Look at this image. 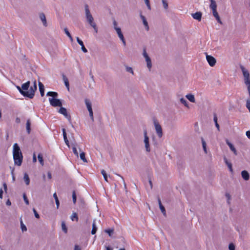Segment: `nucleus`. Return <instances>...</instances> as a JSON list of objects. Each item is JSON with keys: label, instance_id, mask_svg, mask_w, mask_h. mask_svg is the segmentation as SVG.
Here are the masks:
<instances>
[{"label": "nucleus", "instance_id": "obj_1", "mask_svg": "<svg viewBox=\"0 0 250 250\" xmlns=\"http://www.w3.org/2000/svg\"><path fill=\"white\" fill-rule=\"evenodd\" d=\"M13 156L15 165L18 166H21L23 156L20 147L17 143L13 145Z\"/></svg>", "mask_w": 250, "mask_h": 250}, {"label": "nucleus", "instance_id": "obj_2", "mask_svg": "<svg viewBox=\"0 0 250 250\" xmlns=\"http://www.w3.org/2000/svg\"><path fill=\"white\" fill-rule=\"evenodd\" d=\"M84 10L87 22L93 28L95 31L97 33L98 31L97 25L94 21V18L90 12L88 5L87 4H85L84 5Z\"/></svg>", "mask_w": 250, "mask_h": 250}, {"label": "nucleus", "instance_id": "obj_3", "mask_svg": "<svg viewBox=\"0 0 250 250\" xmlns=\"http://www.w3.org/2000/svg\"><path fill=\"white\" fill-rule=\"evenodd\" d=\"M30 84V82L28 81L26 83H23L21 86H16L17 88L19 90V92L25 97H28L29 98V93L27 90L29 88Z\"/></svg>", "mask_w": 250, "mask_h": 250}, {"label": "nucleus", "instance_id": "obj_4", "mask_svg": "<svg viewBox=\"0 0 250 250\" xmlns=\"http://www.w3.org/2000/svg\"><path fill=\"white\" fill-rule=\"evenodd\" d=\"M241 70L243 72V74L244 77V82L247 86L248 91L250 97V74L248 70H247L243 66H241Z\"/></svg>", "mask_w": 250, "mask_h": 250}, {"label": "nucleus", "instance_id": "obj_5", "mask_svg": "<svg viewBox=\"0 0 250 250\" xmlns=\"http://www.w3.org/2000/svg\"><path fill=\"white\" fill-rule=\"evenodd\" d=\"M144 142L145 144V146L146 148V150L147 152H149L150 151V145H149V138L147 136V130L146 128L144 129Z\"/></svg>", "mask_w": 250, "mask_h": 250}, {"label": "nucleus", "instance_id": "obj_6", "mask_svg": "<svg viewBox=\"0 0 250 250\" xmlns=\"http://www.w3.org/2000/svg\"><path fill=\"white\" fill-rule=\"evenodd\" d=\"M153 123L158 136L159 138L162 137L163 136V131L161 125L156 119L153 120Z\"/></svg>", "mask_w": 250, "mask_h": 250}, {"label": "nucleus", "instance_id": "obj_7", "mask_svg": "<svg viewBox=\"0 0 250 250\" xmlns=\"http://www.w3.org/2000/svg\"><path fill=\"white\" fill-rule=\"evenodd\" d=\"M50 104L54 106H62V104L60 100L56 98H49Z\"/></svg>", "mask_w": 250, "mask_h": 250}, {"label": "nucleus", "instance_id": "obj_8", "mask_svg": "<svg viewBox=\"0 0 250 250\" xmlns=\"http://www.w3.org/2000/svg\"><path fill=\"white\" fill-rule=\"evenodd\" d=\"M37 84H36V81H35L33 83V85L30 86V87L28 90V92H29V93L30 95V96H29L30 99H32L34 97V96L35 95V93L36 91L37 90Z\"/></svg>", "mask_w": 250, "mask_h": 250}, {"label": "nucleus", "instance_id": "obj_9", "mask_svg": "<svg viewBox=\"0 0 250 250\" xmlns=\"http://www.w3.org/2000/svg\"><path fill=\"white\" fill-rule=\"evenodd\" d=\"M206 59H207L208 64H209V65L212 67L214 66L216 63V59L212 56L208 55L207 54V53H206Z\"/></svg>", "mask_w": 250, "mask_h": 250}, {"label": "nucleus", "instance_id": "obj_10", "mask_svg": "<svg viewBox=\"0 0 250 250\" xmlns=\"http://www.w3.org/2000/svg\"><path fill=\"white\" fill-rule=\"evenodd\" d=\"M59 112L60 114H62L64 116V117L67 118L69 121H71V116L70 115L68 114L67 110L65 108L61 106L59 110Z\"/></svg>", "mask_w": 250, "mask_h": 250}, {"label": "nucleus", "instance_id": "obj_11", "mask_svg": "<svg viewBox=\"0 0 250 250\" xmlns=\"http://www.w3.org/2000/svg\"><path fill=\"white\" fill-rule=\"evenodd\" d=\"M39 17L43 24V25L46 27L47 26V23L45 14L43 13H40L39 14Z\"/></svg>", "mask_w": 250, "mask_h": 250}, {"label": "nucleus", "instance_id": "obj_12", "mask_svg": "<svg viewBox=\"0 0 250 250\" xmlns=\"http://www.w3.org/2000/svg\"><path fill=\"white\" fill-rule=\"evenodd\" d=\"M140 16L143 21V24H144V26H145L146 30L147 31H148L149 30V26L148 24V22H147L145 17L142 14V12H140Z\"/></svg>", "mask_w": 250, "mask_h": 250}, {"label": "nucleus", "instance_id": "obj_13", "mask_svg": "<svg viewBox=\"0 0 250 250\" xmlns=\"http://www.w3.org/2000/svg\"><path fill=\"white\" fill-rule=\"evenodd\" d=\"M77 41L78 43L81 46V49L84 53L87 52V50L86 48L84 47V45L83 44V43L82 40L80 39L79 37L76 38Z\"/></svg>", "mask_w": 250, "mask_h": 250}, {"label": "nucleus", "instance_id": "obj_14", "mask_svg": "<svg viewBox=\"0 0 250 250\" xmlns=\"http://www.w3.org/2000/svg\"><path fill=\"white\" fill-rule=\"evenodd\" d=\"M192 17L194 19L200 21L202 18V13L201 12H197L195 13L192 14Z\"/></svg>", "mask_w": 250, "mask_h": 250}, {"label": "nucleus", "instance_id": "obj_15", "mask_svg": "<svg viewBox=\"0 0 250 250\" xmlns=\"http://www.w3.org/2000/svg\"><path fill=\"white\" fill-rule=\"evenodd\" d=\"M212 10V14H213V16L215 18L216 20L217 21L220 23V24H222V22L221 21V19L220 18V17L218 14V12L217 11V9H213V10Z\"/></svg>", "mask_w": 250, "mask_h": 250}, {"label": "nucleus", "instance_id": "obj_16", "mask_svg": "<svg viewBox=\"0 0 250 250\" xmlns=\"http://www.w3.org/2000/svg\"><path fill=\"white\" fill-rule=\"evenodd\" d=\"M241 175L244 180L247 181L250 178V175L247 170H243L241 172Z\"/></svg>", "mask_w": 250, "mask_h": 250}, {"label": "nucleus", "instance_id": "obj_17", "mask_svg": "<svg viewBox=\"0 0 250 250\" xmlns=\"http://www.w3.org/2000/svg\"><path fill=\"white\" fill-rule=\"evenodd\" d=\"M62 133H63V139H64L65 143L66 144V145L68 147H70L69 143V141L67 138L65 129L64 128H62Z\"/></svg>", "mask_w": 250, "mask_h": 250}, {"label": "nucleus", "instance_id": "obj_18", "mask_svg": "<svg viewBox=\"0 0 250 250\" xmlns=\"http://www.w3.org/2000/svg\"><path fill=\"white\" fill-rule=\"evenodd\" d=\"M226 143L229 146L231 150L233 152L235 155H236L237 154V151L235 148L234 146H233V145L231 143H230L228 140H226Z\"/></svg>", "mask_w": 250, "mask_h": 250}, {"label": "nucleus", "instance_id": "obj_19", "mask_svg": "<svg viewBox=\"0 0 250 250\" xmlns=\"http://www.w3.org/2000/svg\"><path fill=\"white\" fill-rule=\"evenodd\" d=\"M39 90L42 97L44 95V87L43 84L40 82H39Z\"/></svg>", "mask_w": 250, "mask_h": 250}, {"label": "nucleus", "instance_id": "obj_20", "mask_svg": "<svg viewBox=\"0 0 250 250\" xmlns=\"http://www.w3.org/2000/svg\"><path fill=\"white\" fill-rule=\"evenodd\" d=\"M84 102H85V104H86V106L88 111H92V104H91V103L90 101H89V100H88L87 99H85L84 100Z\"/></svg>", "mask_w": 250, "mask_h": 250}, {"label": "nucleus", "instance_id": "obj_21", "mask_svg": "<svg viewBox=\"0 0 250 250\" xmlns=\"http://www.w3.org/2000/svg\"><path fill=\"white\" fill-rule=\"evenodd\" d=\"M224 160L225 161V164L227 165L228 168L229 169V171L232 173L233 172V169H232V164L230 162H229L226 157L224 158Z\"/></svg>", "mask_w": 250, "mask_h": 250}, {"label": "nucleus", "instance_id": "obj_22", "mask_svg": "<svg viewBox=\"0 0 250 250\" xmlns=\"http://www.w3.org/2000/svg\"><path fill=\"white\" fill-rule=\"evenodd\" d=\"M186 97L190 102L192 103H195V99L194 98V96L192 94H187L186 96Z\"/></svg>", "mask_w": 250, "mask_h": 250}, {"label": "nucleus", "instance_id": "obj_23", "mask_svg": "<svg viewBox=\"0 0 250 250\" xmlns=\"http://www.w3.org/2000/svg\"><path fill=\"white\" fill-rule=\"evenodd\" d=\"M62 79L64 81L65 85L67 87L68 90H69V81L67 77L64 75H62Z\"/></svg>", "mask_w": 250, "mask_h": 250}, {"label": "nucleus", "instance_id": "obj_24", "mask_svg": "<svg viewBox=\"0 0 250 250\" xmlns=\"http://www.w3.org/2000/svg\"><path fill=\"white\" fill-rule=\"evenodd\" d=\"M24 181L26 185H29L30 183V179L27 173H25L23 176Z\"/></svg>", "mask_w": 250, "mask_h": 250}, {"label": "nucleus", "instance_id": "obj_25", "mask_svg": "<svg viewBox=\"0 0 250 250\" xmlns=\"http://www.w3.org/2000/svg\"><path fill=\"white\" fill-rule=\"evenodd\" d=\"M97 227L96 225L95 220H94L92 223V230H91V234H95L97 231Z\"/></svg>", "mask_w": 250, "mask_h": 250}, {"label": "nucleus", "instance_id": "obj_26", "mask_svg": "<svg viewBox=\"0 0 250 250\" xmlns=\"http://www.w3.org/2000/svg\"><path fill=\"white\" fill-rule=\"evenodd\" d=\"M116 31L118 35L119 38L121 39L124 38V35L122 32L121 29L120 28H116Z\"/></svg>", "mask_w": 250, "mask_h": 250}, {"label": "nucleus", "instance_id": "obj_27", "mask_svg": "<svg viewBox=\"0 0 250 250\" xmlns=\"http://www.w3.org/2000/svg\"><path fill=\"white\" fill-rule=\"evenodd\" d=\"M213 121L215 123V126L217 127L218 130L219 131L220 127H219V124H218V122H217V115L216 114H214V115H213Z\"/></svg>", "mask_w": 250, "mask_h": 250}, {"label": "nucleus", "instance_id": "obj_28", "mask_svg": "<svg viewBox=\"0 0 250 250\" xmlns=\"http://www.w3.org/2000/svg\"><path fill=\"white\" fill-rule=\"evenodd\" d=\"M46 95L47 96H51V97H52L53 98H56V97H57L58 96V94L56 92L49 91V92H48L46 93Z\"/></svg>", "mask_w": 250, "mask_h": 250}, {"label": "nucleus", "instance_id": "obj_29", "mask_svg": "<svg viewBox=\"0 0 250 250\" xmlns=\"http://www.w3.org/2000/svg\"><path fill=\"white\" fill-rule=\"evenodd\" d=\"M53 197L54 198L55 200L57 208H59V206H60V202H59V200L58 199V198L57 197V194L56 192L53 194Z\"/></svg>", "mask_w": 250, "mask_h": 250}, {"label": "nucleus", "instance_id": "obj_30", "mask_svg": "<svg viewBox=\"0 0 250 250\" xmlns=\"http://www.w3.org/2000/svg\"><path fill=\"white\" fill-rule=\"evenodd\" d=\"M114 229H107L104 230V232L107 233L110 237H112L114 234Z\"/></svg>", "mask_w": 250, "mask_h": 250}, {"label": "nucleus", "instance_id": "obj_31", "mask_svg": "<svg viewBox=\"0 0 250 250\" xmlns=\"http://www.w3.org/2000/svg\"><path fill=\"white\" fill-rule=\"evenodd\" d=\"M64 31L65 33L66 34V35L68 37V38L70 40L71 42H72L73 41V38H72V36L71 35L70 33L68 31V29L67 28H65L64 29Z\"/></svg>", "mask_w": 250, "mask_h": 250}, {"label": "nucleus", "instance_id": "obj_32", "mask_svg": "<svg viewBox=\"0 0 250 250\" xmlns=\"http://www.w3.org/2000/svg\"><path fill=\"white\" fill-rule=\"evenodd\" d=\"M201 140H202V146H203L204 151L205 153L206 154H207V150L206 143L205 141L204 140V139H203V138H201Z\"/></svg>", "mask_w": 250, "mask_h": 250}, {"label": "nucleus", "instance_id": "obj_33", "mask_svg": "<svg viewBox=\"0 0 250 250\" xmlns=\"http://www.w3.org/2000/svg\"><path fill=\"white\" fill-rule=\"evenodd\" d=\"M30 125H31V123H30V120H28L27 121L26 124V128L27 132L28 134H29L30 133V130H31Z\"/></svg>", "mask_w": 250, "mask_h": 250}, {"label": "nucleus", "instance_id": "obj_34", "mask_svg": "<svg viewBox=\"0 0 250 250\" xmlns=\"http://www.w3.org/2000/svg\"><path fill=\"white\" fill-rule=\"evenodd\" d=\"M38 160H39L40 163L41 164V165L42 166H43V165H44L43 159V157H42V154L40 153L38 154Z\"/></svg>", "mask_w": 250, "mask_h": 250}, {"label": "nucleus", "instance_id": "obj_35", "mask_svg": "<svg viewBox=\"0 0 250 250\" xmlns=\"http://www.w3.org/2000/svg\"><path fill=\"white\" fill-rule=\"evenodd\" d=\"M71 219L72 221L76 220L77 222H78V220H79V218H78V216L77 213L75 212L73 213L71 216Z\"/></svg>", "mask_w": 250, "mask_h": 250}, {"label": "nucleus", "instance_id": "obj_36", "mask_svg": "<svg viewBox=\"0 0 250 250\" xmlns=\"http://www.w3.org/2000/svg\"><path fill=\"white\" fill-rule=\"evenodd\" d=\"M20 224H21V229L22 231L24 232V231H26L27 230L26 227L25 226V225H24L21 219Z\"/></svg>", "mask_w": 250, "mask_h": 250}, {"label": "nucleus", "instance_id": "obj_37", "mask_svg": "<svg viewBox=\"0 0 250 250\" xmlns=\"http://www.w3.org/2000/svg\"><path fill=\"white\" fill-rule=\"evenodd\" d=\"M80 157L83 162H87V160L85 158V153L84 152H82L80 153Z\"/></svg>", "mask_w": 250, "mask_h": 250}, {"label": "nucleus", "instance_id": "obj_38", "mask_svg": "<svg viewBox=\"0 0 250 250\" xmlns=\"http://www.w3.org/2000/svg\"><path fill=\"white\" fill-rule=\"evenodd\" d=\"M146 62L147 67L150 70L152 67V63L150 58L147 59V60H146Z\"/></svg>", "mask_w": 250, "mask_h": 250}, {"label": "nucleus", "instance_id": "obj_39", "mask_svg": "<svg viewBox=\"0 0 250 250\" xmlns=\"http://www.w3.org/2000/svg\"><path fill=\"white\" fill-rule=\"evenodd\" d=\"M101 173L102 174L104 178V179L105 181L106 182H108V180H107V174H106L105 171L104 169H102L101 170Z\"/></svg>", "mask_w": 250, "mask_h": 250}, {"label": "nucleus", "instance_id": "obj_40", "mask_svg": "<svg viewBox=\"0 0 250 250\" xmlns=\"http://www.w3.org/2000/svg\"><path fill=\"white\" fill-rule=\"evenodd\" d=\"M209 7L211 10L217 9V4L215 1L210 3Z\"/></svg>", "mask_w": 250, "mask_h": 250}, {"label": "nucleus", "instance_id": "obj_41", "mask_svg": "<svg viewBox=\"0 0 250 250\" xmlns=\"http://www.w3.org/2000/svg\"><path fill=\"white\" fill-rule=\"evenodd\" d=\"M180 100L182 104H183L186 107H188V102L184 98H181Z\"/></svg>", "mask_w": 250, "mask_h": 250}, {"label": "nucleus", "instance_id": "obj_42", "mask_svg": "<svg viewBox=\"0 0 250 250\" xmlns=\"http://www.w3.org/2000/svg\"><path fill=\"white\" fill-rule=\"evenodd\" d=\"M62 230L64 231V233H66L67 232V227L64 222L62 223Z\"/></svg>", "mask_w": 250, "mask_h": 250}, {"label": "nucleus", "instance_id": "obj_43", "mask_svg": "<svg viewBox=\"0 0 250 250\" xmlns=\"http://www.w3.org/2000/svg\"><path fill=\"white\" fill-rule=\"evenodd\" d=\"M143 55L146 60H147V59L150 58L148 56V54L146 53V49L145 48H144V49H143Z\"/></svg>", "mask_w": 250, "mask_h": 250}, {"label": "nucleus", "instance_id": "obj_44", "mask_svg": "<svg viewBox=\"0 0 250 250\" xmlns=\"http://www.w3.org/2000/svg\"><path fill=\"white\" fill-rule=\"evenodd\" d=\"M143 55L146 60H147V59L150 58L148 56V54L146 53V49L145 48H144V49H143Z\"/></svg>", "mask_w": 250, "mask_h": 250}, {"label": "nucleus", "instance_id": "obj_45", "mask_svg": "<svg viewBox=\"0 0 250 250\" xmlns=\"http://www.w3.org/2000/svg\"><path fill=\"white\" fill-rule=\"evenodd\" d=\"M159 208L162 213L165 216L166 215V211L165 207L163 205H160V206H159Z\"/></svg>", "mask_w": 250, "mask_h": 250}, {"label": "nucleus", "instance_id": "obj_46", "mask_svg": "<svg viewBox=\"0 0 250 250\" xmlns=\"http://www.w3.org/2000/svg\"><path fill=\"white\" fill-rule=\"evenodd\" d=\"M72 199H73V202L74 204H75L77 200V197L75 191L74 190L72 192Z\"/></svg>", "mask_w": 250, "mask_h": 250}, {"label": "nucleus", "instance_id": "obj_47", "mask_svg": "<svg viewBox=\"0 0 250 250\" xmlns=\"http://www.w3.org/2000/svg\"><path fill=\"white\" fill-rule=\"evenodd\" d=\"M72 150H73V152L74 153V154L75 155H76V156L77 157H78V152L77 150L76 149V145H74V144L73 145V146L72 147Z\"/></svg>", "mask_w": 250, "mask_h": 250}, {"label": "nucleus", "instance_id": "obj_48", "mask_svg": "<svg viewBox=\"0 0 250 250\" xmlns=\"http://www.w3.org/2000/svg\"><path fill=\"white\" fill-rule=\"evenodd\" d=\"M23 200L24 201L25 203L27 205H29V201H28V200L27 199V197L25 193H23Z\"/></svg>", "mask_w": 250, "mask_h": 250}, {"label": "nucleus", "instance_id": "obj_49", "mask_svg": "<svg viewBox=\"0 0 250 250\" xmlns=\"http://www.w3.org/2000/svg\"><path fill=\"white\" fill-rule=\"evenodd\" d=\"M162 0V2H163V6H164V8L165 9H167L168 8L167 2V1L166 0Z\"/></svg>", "mask_w": 250, "mask_h": 250}, {"label": "nucleus", "instance_id": "obj_50", "mask_svg": "<svg viewBox=\"0 0 250 250\" xmlns=\"http://www.w3.org/2000/svg\"><path fill=\"white\" fill-rule=\"evenodd\" d=\"M126 71L133 74H134V72H133V70L132 69V68L130 67H128V66H126Z\"/></svg>", "mask_w": 250, "mask_h": 250}, {"label": "nucleus", "instance_id": "obj_51", "mask_svg": "<svg viewBox=\"0 0 250 250\" xmlns=\"http://www.w3.org/2000/svg\"><path fill=\"white\" fill-rule=\"evenodd\" d=\"M246 107L248 108L250 112V98H249L247 100Z\"/></svg>", "mask_w": 250, "mask_h": 250}, {"label": "nucleus", "instance_id": "obj_52", "mask_svg": "<svg viewBox=\"0 0 250 250\" xmlns=\"http://www.w3.org/2000/svg\"><path fill=\"white\" fill-rule=\"evenodd\" d=\"M33 211L34 212V215H35V216L36 217V218H37L38 219L39 218L40 215L34 208L33 209Z\"/></svg>", "mask_w": 250, "mask_h": 250}, {"label": "nucleus", "instance_id": "obj_53", "mask_svg": "<svg viewBox=\"0 0 250 250\" xmlns=\"http://www.w3.org/2000/svg\"><path fill=\"white\" fill-rule=\"evenodd\" d=\"M89 114V116L90 117L91 120L92 121H94V117H93V110L88 111Z\"/></svg>", "mask_w": 250, "mask_h": 250}, {"label": "nucleus", "instance_id": "obj_54", "mask_svg": "<svg viewBox=\"0 0 250 250\" xmlns=\"http://www.w3.org/2000/svg\"><path fill=\"white\" fill-rule=\"evenodd\" d=\"M229 249V250H235V246L233 244H230Z\"/></svg>", "mask_w": 250, "mask_h": 250}, {"label": "nucleus", "instance_id": "obj_55", "mask_svg": "<svg viewBox=\"0 0 250 250\" xmlns=\"http://www.w3.org/2000/svg\"><path fill=\"white\" fill-rule=\"evenodd\" d=\"M113 25H114V28L115 30H116V28H118L117 27V21H115V20H114L113 21Z\"/></svg>", "mask_w": 250, "mask_h": 250}, {"label": "nucleus", "instance_id": "obj_56", "mask_svg": "<svg viewBox=\"0 0 250 250\" xmlns=\"http://www.w3.org/2000/svg\"><path fill=\"white\" fill-rule=\"evenodd\" d=\"M226 196L228 198V203L229 204L230 202H229V200L230 199V195H229V193H226Z\"/></svg>", "mask_w": 250, "mask_h": 250}, {"label": "nucleus", "instance_id": "obj_57", "mask_svg": "<svg viewBox=\"0 0 250 250\" xmlns=\"http://www.w3.org/2000/svg\"><path fill=\"white\" fill-rule=\"evenodd\" d=\"M117 175L118 176H120V177L121 178V179H122V181H123V184H124V187H125V188H126V184H125V180H124V178H123L122 176H121V175H120L119 174H117Z\"/></svg>", "mask_w": 250, "mask_h": 250}, {"label": "nucleus", "instance_id": "obj_58", "mask_svg": "<svg viewBox=\"0 0 250 250\" xmlns=\"http://www.w3.org/2000/svg\"><path fill=\"white\" fill-rule=\"evenodd\" d=\"M3 188H4V191L5 192H7V185L6 183H3Z\"/></svg>", "mask_w": 250, "mask_h": 250}, {"label": "nucleus", "instance_id": "obj_59", "mask_svg": "<svg viewBox=\"0 0 250 250\" xmlns=\"http://www.w3.org/2000/svg\"><path fill=\"white\" fill-rule=\"evenodd\" d=\"M3 191L2 189V188H0V199H2V197H3Z\"/></svg>", "mask_w": 250, "mask_h": 250}, {"label": "nucleus", "instance_id": "obj_60", "mask_svg": "<svg viewBox=\"0 0 250 250\" xmlns=\"http://www.w3.org/2000/svg\"><path fill=\"white\" fill-rule=\"evenodd\" d=\"M74 250H81V249L78 245H76L74 247Z\"/></svg>", "mask_w": 250, "mask_h": 250}, {"label": "nucleus", "instance_id": "obj_61", "mask_svg": "<svg viewBox=\"0 0 250 250\" xmlns=\"http://www.w3.org/2000/svg\"><path fill=\"white\" fill-rule=\"evenodd\" d=\"M36 161H37L36 156L35 154L34 153L33 154V162L35 163V162H36Z\"/></svg>", "mask_w": 250, "mask_h": 250}, {"label": "nucleus", "instance_id": "obj_62", "mask_svg": "<svg viewBox=\"0 0 250 250\" xmlns=\"http://www.w3.org/2000/svg\"><path fill=\"white\" fill-rule=\"evenodd\" d=\"M246 135L247 137L250 139V131H247L246 133Z\"/></svg>", "mask_w": 250, "mask_h": 250}, {"label": "nucleus", "instance_id": "obj_63", "mask_svg": "<svg viewBox=\"0 0 250 250\" xmlns=\"http://www.w3.org/2000/svg\"><path fill=\"white\" fill-rule=\"evenodd\" d=\"M120 40L122 41V42H123V43L124 45V46H125V45H126V42H125V38H122V39H121Z\"/></svg>", "mask_w": 250, "mask_h": 250}, {"label": "nucleus", "instance_id": "obj_64", "mask_svg": "<svg viewBox=\"0 0 250 250\" xmlns=\"http://www.w3.org/2000/svg\"><path fill=\"white\" fill-rule=\"evenodd\" d=\"M15 122L17 124H19L21 122V120L19 117H17L15 120Z\"/></svg>", "mask_w": 250, "mask_h": 250}]
</instances>
